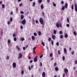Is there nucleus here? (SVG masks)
I'll return each instance as SVG.
<instances>
[{
    "mask_svg": "<svg viewBox=\"0 0 77 77\" xmlns=\"http://www.w3.org/2000/svg\"><path fill=\"white\" fill-rule=\"evenodd\" d=\"M26 19H24L22 21H21V23L23 25H25V24H26Z\"/></svg>",
    "mask_w": 77,
    "mask_h": 77,
    "instance_id": "nucleus-1",
    "label": "nucleus"
},
{
    "mask_svg": "<svg viewBox=\"0 0 77 77\" xmlns=\"http://www.w3.org/2000/svg\"><path fill=\"white\" fill-rule=\"evenodd\" d=\"M39 21L41 24H44V20L42 18H41L39 20Z\"/></svg>",
    "mask_w": 77,
    "mask_h": 77,
    "instance_id": "nucleus-2",
    "label": "nucleus"
},
{
    "mask_svg": "<svg viewBox=\"0 0 77 77\" xmlns=\"http://www.w3.org/2000/svg\"><path fill=\"white\" fill-rule=\"evenodd\" d=\"M34 62H36L38 61V56H36L35 57L34 59Z\"/></svg>",
    "mask_w": 77,
    "mask_h": 77,
    "instance_id": "nucleus-3",
    "label": "nucleus"
},
{
    "mask_svg": "<svg viewBox=\"0 0 77 77\" xmlns=\"http://www.w3.org/2000/svg\"><path fill=\"white\" fill-rule=\"evenodd\" d=\"M75 12H77V5L76 4H75Z\"/></svg>",
    "mask_w": 77,
    "mask_h": 77,
    "instance_id": "nucleus-4",
    "label": "nucleus"
},
{
    "mask_svg": "<svg viewBox=\"0 0 77 77\" xmlns=\"http://www.w3.org/2000/svg\"><path fill=\"white\" fill-rule=\"evenodd\" d=\"M56 38V35H53L52 36V38L53 40H55Z\"/></svg>",
    "mask_w": 77,
    "mask_h": 77,
    "instance_id": "nucleus-5",
    "label": "nucleus"
},
{
    "mask_svg": "<svg viewBox=\"0 0 77 77\" xmlns=\"http://www.w3.org/2000/svg\"><path fill=\"white\" fill-rule=\"evenodd\" d=\"M16 65H17V64H16V63H13V68H15L16 67Z\"/></svg>",
    "mask_w": 77,
    "mask_h": 77,
    "instance_id": "nucleus-6",
    "label": "nucleus"
},
{
    "mask_svg": "<svg viewBox=\"0 0 77 77\" xmlns=\"http://www.w3.org/2000/svg\"><path fill=\"white\" fill-rule=\"evenodd\" d=\"M19 57L20 59V58H21V57H22V54H21V53H20L19 54Z\"/></svg>",
    "mask_w": 77,
    "mask_h": 77,
    "instance_id": "nucleus-7",
    "label": "nucleus"
},
{
    "mask_svg": "<svg viewBox=\"0 0 77 77\" xmlns=\"http://www.w3.org/2000/svg\"><path fill=\"white\" fill-rule=\"evenodd\" d=\"M64 72H65V73H66H66H68V69H64Z\"/></svg>",
    "mask_w": 77,
    "mask_h": 77,
    "instance_id": "nucleus-8",
    "label": "nucleus"
},
{
    "mask_svg": "<svg viewBox=\"0 0 77 77\" xmlns=\"http://www.w3.org/2000/svg\"><path fill=\"white\" fill-rule=\"evenodd\" d=\"M16 48L18 50V51H20V48L18 47V46L17 45L16 46Z\"/></svg>",
    "mask_w": 77,
    "mask_h": 77,
    "instance_id": "nucleus-9",
    "label": "nucleus"
},
{
    "mask_svg": "<svg viewBox=\"0 0 77 77\" xmlns=\"http://www.w3.org/2000/svg\"><path fill=\"white\" fill-rule=\"evenodd\" d=\"M42 75L43 77H45V73L44 72H43Z\"/></svg>",
    "mask_w": 77,
    "mask_h": 77,
    "instance_id": "nucleus-10",
    "label": "nucleus"
},
{
    "mask_svg": "<svg viewBox=\"0 0 77 77\" xmlns=\"http://www.w3.org/2000/svg\"><path fill=\"white\" fill-rule=\"evenodd\" d=\"M32 40H33V41H35V36H32Z\"/></svg>",
    "mask_w": 77,
    "mask_h": 77,
    "instance_id": "nucleus-11",
    "label": "nucleus"
},
{
    "mask_svg": "<svg viewBox=\"0 0 77 77\" xmlns=\"http://www.w3.org/2000/svg\"><path fill=\"white\" fill-rule=\"evenodd\" d=\"M21 20H23V18H24V15H21Z\"/></svg>",
    "mask_w": 77,
    "mask_h": 77,
    "instance_id": "nucleus-12",
    "label": "nucleus"
},
{
    "mask_svg": "<svg viewBox=\"0 0 77 77\" xmlns=\"http://www.w3.org/2000/svg\"><path fill=\"white\" fill-rule=\"evenodd\" d=\"M68 36V35L67 34H65L64 35V38H67Z\"/></svg>",
    "mask_w": 77,
    "mask_h": 77,
    "instance_id": "nucleus-13",
    "label": "nucleus"
},
{
    "mask_svg": "<svg viewBox=\"0 0 77 77\" xmlns=\"http://www.w3.org/2000/svg\"><path fill=\"white\" fill-rule=\"evenodd\" d=\"M55 69L56 71H58V70H59V68L57 67H55Z\"/></svg>",
    "mask_w": 77,
    "mask_h": 77,
    "instance_id": "nucleus-14",
    "label": "nucleus"
},
{
    "mask_svg": "<svg viewBox=\"0 0 77 77\" xmlns=\"http://www.w3.org/2000/svg\"><path fill=\"white\" fill-rule=\"evenodd\" d=\"M65 7L66 9V8H68V3H66V4L65 5Z\"/></svg>",
    "mask_w": 77,
    "mask_h": 77,
    "instance_id": "nucleus-15",
    "label": "nucleus"
},
{
    "mask_svg": "<svg viewBox=\"0 0 77 77\" xmlns=\"http://www.w3.org/2000/svg\"><path fill=\"white\" fill-rule=\"evenodd\" d=\"M56 26L57 28L59 27V23H57L56 24Z\"/></svg>",
    "mask_w": 77,
    "mask_h": 77,
    "instance_id": "nucleus-16",
    "label": "nucleus"
},
{
    "mask_svg": "<svg viewBox=\"0 0 77 77\" xmlns=\"http://www.w3.org/2000/svg\"><path fill=\"white\" fill-rule=\"evenodd\" d=\"M35 4L36 3H35V2H33L32 3V7H33V6H35Z\"/></svg>",
    "mask_w": 77,
    "mask_h": 77,
    "instance_id": "nucleus-17",
    "label": "nucleus"
},
{
    "mask_svg": "<svg viewBox=\"0 0 77 77\" xmlns=\"http://www.w3.org/2000/svg\"><path fill=\"white\" fill-rule=\"evenodd\" d=\"M57 33V31L56 30H54V35L56 34Z\"/></svg>",
    "mask_w": 77,
    "mask_h": 77,
    "instance_id": "nucleus-18",
    "label": "nucleus"
},
{
    "mask_svg": "<svg viewBox=\"0 0 77 77\" xmlns=\"http://www.w3.org/2000/svg\"><path fill=\"white\" fill-rule=\"evenodd\" d=\"M24 40H25V39H24V38L22 37L21 38L20 40L21 41H24Z\"/></svg>",
    "mask_w": 77,
    "mask_h": 77,
    "instance_id": "nucleus-19",
    "label": "nucleus"
},
{
    "mask_svg": "<svg viewBox=\"0 0 77 77\" xmlns=\"http://www.w3.org/2000/svg\"><path fill=\"white\" fill-rule=\"evenodd\" d=\"M65 7L64 6H62V7L61 8L62 10H63V11H64L65 10Z\"/></svg>",
    "mask_w": 77,
    "mask_h": 77,
    "instance_id": "nucleus-20",
    "label": "nucleus"
},
{
    "mask_svg": "<svg viewBox=\"0 0 77 77\" xmlns=\"http://www.w3.org/2000/svg\"><path fill=\"white\" fill-rule=\"evenodd\" d=\"M53 6H54V7H56V4H55L54 2H53Z\"/></svg>",
    "mask_w": 77,
    "mask_h": 77,
    "instance_id": "nucleus-21",
    "label": "nucleus"
},
{
    "mask_svg": "<svg viewBox=\"0 0 77 77\" xmlns=\"http://www.w3.org/2000/svg\"><path fill=\"white\" fill-rule=\"evenodd\" d=\"M74 35H75V36H76L77 35V32L75 31H74L73 33Z\"/></svg>",
    "mask_w": 77,
    "mask_h": 77,
    "instance_id": "nucleus-22",
    "label": "nucleus"
},
{
    "mask_svg": "<svg viewBox=\"0 0 77 77\" xmlns=\"http://www.w3.org/2000/svg\"><path fill=\"white\" fill-rule=\"evenodd\" d=\"M8 44H10V43H11V40H10V39H8Z\"/></svg>",
    "mask_w": 77,
    "mask_h": 77,
    "instance_id": "nucleus-23",
    "label": "nucleus"
},
{
    "mask_svg": "<svg viewBox=\"0 0 77 77\" xmlns=\"http://www.w3.org/2000/svg\"><path fill=\"white\" fill-rule=\"evenodd\" d=\"M42 0H38V2L40 4V3H42Z\"/></svg>",
    "mask_w": 77,
    "mask_h": 77,
    "instance_id": "nucleus-24",
    "label": "nucleus"
},
{
    "mask_svg": "<svg viewBox=\"0 0 77 77\" xmlns=\"http://www.w3.org/2000/svg\"><path fill=\"white\" fill-rule=\"evenodd\" d=\"M64 53H65L66 52V48H64Z\"/></svg>",
    "mask_w": 77,
    "mask_h": 77,
    "instance_id": "nucleus-25",
    "label": "nucleus"
},
{
    "mask_svg": "<svg viewBox=\"0 0 77 77\" xmlns=\"http://www.w3.org/2000/svg\"><path fill=\"white\" fill-rule=\"evenodd\" d=\"M51 44H52V45L53 46V45H54V42L53 40L51 41Z\"/></svg>",
    "mask_w": 77,
    "mask_h": 77,
    "instance_id": "nucleus-26",
    "label": "nucleus"
},
{
    "mask_svg": "<svg viewBox=\"0 0 77 77\" xmlns=\"http://www.w3.org/2000/svg\"><path fill=\"white\" fill-rule=\"evenodd\" d=\"M60 38H61V39H63V35H61L60 36Z\"/></svg>",
    "mask_w": 77,
    "mask_h": 77,
    "instance_id": "nucleus-27",
    "label": "nucleus"
},
{
    "mask_svg": "<svg viewBox=\"0 0 77 77\" xmlns=\"http://www.w3.org/2000/svg\"><path fill=\"white\" fill-rule=\"evenodd\" d=\"M51 40V38H49L48 39V41L49 42H50Z\"/></svg>",
    "mask_w": 77,
    "mask_h": 77,
    "instance_id": "nucleus-28",
    "label": "nucleus"
},
{
    "mask_svg": "<svg viewBox=\"0 0 77 77\" xmlns=\"http://www.w3.org/2000/svg\"><path fill=\"white\" fill-rule=\"evenodd\" d=\"M14 41H17V37H14Z\"/></svg>",
    "mask_w": 77,
    "mask_h": 77,
    "instance_id": "nucleus-29",
    "label": "nucleus"
},
{
    "mask_svg": "<svg viewBox=\"0 0 77 77\" xmlns=\"http://www.w3.org/2000/svg\"><path fill=\"white\" fill-rule=\"evenodd\" d=\"M21 74L22 75H23L24 74V71L23 70H22L21 71Z\"/></svg>",
    "mask_w": 77,
    "mask_h": 77,
    "instance_id": "nucleus-30",
    "label": "nucleus"
},
{
    "mask_svg": "<svg viewBox=\"0 0 77 77\" xmlns=\"http://www.w3.org/2000/svg\"><path fill=\"white\" fill-rule=\"evenodd\" d=\"M65 56H63V60H65Z\"/></svg>",
    "mask_w": 77,
    "mask_h": 77,
    "instance_id": "nucleus-31",
    "label": "nucleus"
},
{
    "mask_svg": "<svg viewBox=\"0 0 77 77\" xmlns=\"http://www.w3.org/2000/svg\"><path fill=\"white\" fill-rule=\"evenodd\" d=\"M10 23H11V22H10V21H8L7 24H8V25H9V24H10Z\"/></svg>",
    "mask_w": 77,
    "mask_h": 77,
    "instance_id": "nucleus-32",
    "label": "nucleus"
},
{
    "mask_svg": "<svg viewBox=\"0 0 77 77\" xmlns=\"http://www.w3.org/2000/svg\"><path fill=\"white\" fill-rule=\"evenodd\" d=\"M60 34V35H61V34H62L63 33V32L62 31H60L59 32Z\"/></svg>",
    "mask_w": 77,
    "mask_h": 77,
    "instance_id": "nucleus-33",
    "label": "nucleus"
},
{
    "mask_svg": "<svg viewBox=\"0 0 77 77\" xmlns=\"http://www.w3.org/2000/svg\"><path fill=\"white\" fill-rule=\"evenodd\" d=\"M42 44L43 46H45V44L44 42H42Z\"/></svg>",
    "mask_w": 77,
    "mask_h": 77,
    "instance_id": "nucleus-34",
    "label": "nucleus"
},
{
    "mask_svg": "<svg viewBox=\"0 0 77 77\" xmlns=\"http://www.w3.org/2000/svg\"><path fill=\"white\" fill-rule=\"evenodd\" d=\"M72 9L73 10H74V5H72L71 7Z\"/></svg>",
    "mask_w": 77,
    "mask_h": 77,
    "instance_id": "nucleus-35",
    "label": "nucleus"
},
{
    "mask_svg": "<svg viewBox=\"0 0 77 77\" xmlns=\"http://www.w3.org/2000/svg\"><path fill=\"white\" fill-rule=\"evenodd\" d=\"M5 5L2 4V8H5Z\"/></svg>",
    "mask_w": 77,
    "mask_h": 77,
    "instance_id": "nucleus-36",
    "label": "nucleus"
},
{
    "mask_svg": "<svg viewBox=\"0 0 77 77\" xmlns=\"http://www.w3.org/2000/svg\"><path fill=\"white\" fill-rule=\"evenodd\" d=\"M34 36H37V33H34Z\"/></svg>",
    "mask_w": 77,
    "mask_h": 77,
    "instance_id": "nucleus-37",
    "label": "nucleus"
},
{
    "mask_svg": "<svg viewBox=\"0 0 77 77\" xmlns=\"http://www.w3.org/2000/svg\"><path fill=\"white\" fill-rule=\"evenodd\" d=\"M39 35L40 36L41 35V32L40 31H39L38 32Z\"/></svg>",
    "mask_w": 77,
    "mask_h": 77,
    "instance_id": "nucleus-38",
    "label": "nucleus"
},
{
    "mask_svg": "<svg viewBox=\"0 0 77 77\" xmlns=\"http://www.w3.org/2000/svg\"><path fill=\"white\" fill-rule=\"evenodd\" d=\"M59 42H57L56 43L57 46H59Z\"/></svg>",
    "mask_w": 77,
    "mask_h": 77,
    "instance_id": "nucleus-39",
    "label": "nucleus"
},
{
    "mask_svg": "<svg viewBox=\"0 0 77 77\" xmlns=\"http://www.w3.org/2000/svg\"><path fill=\"white\" fill-rule=\"evenodd\" d=\"M50 56L51 57H52L53 56V53H51L50 54Z\"/></svg>",
    "mask_w": 77,
    "mask_h": 77,
    "instance_id": "nucleus-40",
    "label": "nucleus"
},
{
    "mask_svg": "<svg viewBox=\"0 0 77 77\" xmlns=\"http://www.w3.org/2000/svg\"><path fill=\"white\" fill-rule=\"evenodd\" d=\"M41 8L42 9H44V6H43V5H41Z\"/></svg>",
    "mask_w": 77,
    "mask_h": 77,
    "instance_id": "nucleus-41",
    "label": "nucleus"
},
{
    "mask_svg": "<svg viewBox=\"0 0 77 77\" xmlns=\"http://www.w3.org/2000/svg\"><path fill=\"white\" fill-rule=\"evenodd\" d=\"M42 15L43 17L45 16V15L44 14V13L43 12H42Z\"/></svg>",
    "mask_w": 77,
    "mask_h": 77,
    "instance_id": "nucleus-42",
    "label": "nucleus"
},
{
    "mask_svg": "<svg viewBox=\"0 0 77 77\" xmlns=\"http://www.w3.org/2000/svg\"><path fill=\"white\" fill-rule=\"evenodd\" d=\"M71 54H72V55H73L74 54V51H72L71 52Z\"/></svg>",
    "mask_w": 77,
    "mask_h": 77,
    "instance_id": "nucleus-43",
    "label": "nucleus"
},
{
    "mask_svg": "<svg viewBox=\"0 0 77 77\" xmlns=\"http://www.w3.org/2000/svg\"><path fill=\"white\" fill-rule=\"evenodd\" d=\"M13 20L12 19V18L11 17L10 18V21L11 22H12V21H13Z\"/></svg>",
    "mask_w": 77,
    "mask_h": 77,
    "instance_id": "nucleus-44",
    "label": "nucleus"
},
{
    "mask_svg": "<svg viewBox=\"0 0 77 77\" xmlns=\"http://www.w3.org/2000/svg\"><path fill=\"white\" fill-rule=\"evenodd\" d=\"M66 26L67 27H69V24H68L66 25Z\"/></svg>",
    "mask_w": 77,
    "mask_h": 77,
    "instance_id": "nucleus-45",
    "label": "nucleus"
},
{
    "mask_svg": "<svg viewBox=\"0 0 77 77\" xmlns=\"http://www.w3.org/2000/svg\"><path fill=\"white\" fill-rule=\"evenodd\" d=\"M33 67H34V65H32L31 66V69H33Z\"/></svg>",
    "mask_w": 77,
    "mask_h": 77,
    "instance_id": "nucleus-46",
    "label": "nucleus"
},
{
    "mask_svg": "<svg viewBox=\"0 0 77 77\" xmlns=\"http://www.w3.org/2000/svg\"><path fill=\"white\" fill-rule=\"evenodd\" d=\"M16 36V35H15V34L14 33L13 34V37H15Z\"/></svg>",
    "mask_w": 77,
    "mask_h": 77,
    "instance_id": "nucleus-47",
    "label": "nucleus"
},
{
    "mask_svg": "<svg viewBox=\"0 0 77 77\" xmlns=\"http://www.w3.org/2000/svg\"><path fill=\"white\" fill-rule=\"evenodd\" d=\"M20 13L21 14H24V12L23 11H20Z\"/></svg>",
    "mask_w": 77,
    "mask_h": 77,
    "instance_id": "nucleus-48",
    "label": "nucleus"
},
{
    "mask_svg": "<svg viewBox=\"0 0 77 77\" xmlns=\"http://www.w3.org/2000/svg\"><path fill=\"white\" fill-rule=\"evenodd\" d=\"M20 29H23V26H20Z\"/></svg>",
    "mask_w": 77,
    "mask_h": 77,
    "instance_id": "nucleus-49",
    "label": "nucleus"
},
{
    "mask_svg": "<svg viewBox=\"0 0 77 77\" xmlns=\"http://www.w3.org/2000/svg\"><path fill=\"white\" fill-rule=\"evenodd\" d=\"M42 57H43V54L40 55V58H42Z\"/></svg>",
    "mask_w": 77,
    "mask_h": 77,
    "instance_id": "nucleus-50",
    "label": "nucleus"
},
{
    "mask_svg": "<svg viewBox=\"0 0 77 77\" xmlns=\"http://www.w3.org/2000/svg\"><path fill=\"white\" fill-rule=\"evenodd\" d=\"M75 64H77V60H76L75 61Z\"/></svg>",
    "mask_w": 77,
    "mask_h": 77,
    "instance_id": "nucleus-51",
    "label": "nucleus"
},
{
    "mask_svg": "<svg viewBox=\"0 0 77 77\" xmlns=\"http://www.w3.org/2000/svg\"><path fill=\"white\" fill-rule=\"evenodd\" d=\"M33 53L34 54H36V51H33Z\"/></svg>",
    "mask_w": 77,
    "mask_h": 77,
    "instance_id": "nucleus-52",
    "label": "nucleus"
},
{
    "mask_svg": "<svg viewBox=\"0 0 77 77\" xmlns=\"http://www.w3.org/2000/svg\"><path fill=\"white\" fill-rule=\"evenodd\" d=\"M58 54H59V55L60 54V50H59L58 51Z\"/></svg>",
    "mask_w": 77,
    "mask_h": 77,
    "instance_id": "nucleus-53",
    "label": "nucleus"
},
{
    "mask_svg": "<svg viewBox=\"0 0 77 77\" xmlns=\"http://www.w3.org/2000/svg\"><path fill=\"white\" fill-rule=\"evenodd\" d=\"M36 47H34L33 49V50L35 51L36 50Z\"/></svg>",
    "mask_w": 77,
    "mask_h": 77,
    "instance_id": "nucleus-54",
    "label": "nucleus"
},
{
    "mask_svg": "<svg viewBox=\"0 0 77 77\" xmlns=\"http://www.w3.org/2000/svg\"><path fill=\"white\" fill-rule=\"evenodd\" d=\"M47 2L48 3L50 2V0H47Z\"/></svg>",
    "mask_w": 77,
    "mask_h": 77,
    "instance_id": "nucleus-55",
    "label": "nucleus"
},
{
    "mask_svg": "<svg viewBox=\"0 0 77 77\" xmlns=\"http://www.w3.org/2000/svg\"><path fill=\"white\" fill-rule=\"evenodd\" d=\"M6 59L8 60V59H9V57L8 56H7Z\"/></svg>",
    "mask_w": 77,
    "mask_h": 77,
    "instance_id": "nucleus-56",
    "label": "nucleus"
},
{
    "mask_svg": "<svg viewBox=\"0 0 77 77\" xmlns=\"http://www.w3.org/2000/svg\"><path fill=\"white\" fill-rule=\"evenodd\" d=\"M29 62L30 63H32V62H33V60H30V61H29Z\"/></svg>",
    "mask_w": 77,
    "mask_h": 77,
    "instance_id": "nucleus-57",
    "label": "nucleus"
},
{
    "mask_svg": "<svg viewBox=\"0 0 77 77\" xmlns=\"http://www.w3.org/2000/svg\"><path fill=\"white\" fill-rule=\"evenodd\" d=\"M61 4H63V3H64V2L63 1H62L61 2Z\"/></svg>",
    "mask_w": 77,
    "mask_h": 77,
    "instance_id": "nucleus-58",
    "label": "nucleus"
},
{
    "mask_svg": "<svg viewBox=\"0 0 77 77\" xmlns=\"http://www.w3.org/2000/svg\"><path fill=\"white\" fill-rule=\"evenodd\" d=\"M23 6V4H20L19 5V6Z\"/></svg>",
    "mask_w": 77,
    "mask_h": 77,
    "instance_id": "nucleus-59",
    "label": "nucleus"
},
{
    "mask_svg": "<svg viewBox=\"0 0 77 77\" xmlns=\"http://www.w3.org/2000/svg\"><path fill=\"white\" fill-rule=\"evenodd\" d=\"M56 65H57V63H54V66H56Z\"/></svg>",
    "mask_w": 77,
    "mask_h": 77,
    "instance_id": "nucleus-60",
    "label": "nucleus"
},
{
    "mask_svg": "<svg viewBox=\"0 0 77 77\" xmlns=\"http://www.w3.org/2000/svg\"><path fill=\"white\" fill-rule=\"evenodd\" d=\"M11 15H13V12H11Z\"/></svg>",
    "mask_w": 77,
    "mask_h": 77,
    "instance_id": "nucleus-61",
    "label": "nucleus"
},
{
    "mask_svg": "<svg viewBox=\"0 0 77 77\" xmlns=\"http://www.w3.org/2000/svg\"><path fill=\"white\" fill-rule=\"evenodd\" d=\"M67 21L68 22V23H69V18H68L67 19Z\"/></svg>",
    "mask_w": 77,
    "mask_h": 77,
    "instance_id": "nucleus-62",
    "label": "nucleus"
},
{
    "mask_svg": "<svg viewBox=\"0 0 77 77\" xmlns=\"http://www.w3.org/2000/svg\"><path fill=\"white\" fill-rule=\"evenodd\" d=\"M28 58L29 59H31V57H30V56H29L28 57Z\"/></svg>",
    "mask_w": 77,
    "mask_h": 77,
    "instance_id": "nucleus-63",
    "label": "nucleus"
},
{
    "mask_svg": "<svg viewBox=\"0 0 77 77\" xmlns=\"http://www.w3.org/2000/svg\"><path fill=\"white\" fill-rule=\"evenodd\" d=\"M29 70H31V68H30V67L29 66Z\"/></svg>",
    "mask_w": 77,
    "mask_h": 77,
    "instance_id": "nucleus-64",
    "label": "nucleus"
}]
</instances>
